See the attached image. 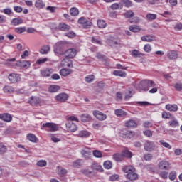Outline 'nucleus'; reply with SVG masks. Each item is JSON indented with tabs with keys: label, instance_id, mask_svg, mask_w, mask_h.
I'll use <instances>...</instances> for the list:
<instances>
[{
	"label": "nucleus",
	"instance_id": "1",
	"mask_svg": "<svg viewBox=\"0 0 182 182\" xmlns=\"http://www.w3.org/2000/svg\"><path fill=\"white\" fill-rule=\"evenodd\" d=\"M124 173H127L126 178L130 181L139 180V174L136 173V168L133 166H127L123 169Z\"/></svg>",
	"mask_w": 182,
	"mask_h": 182
},
{
	"label": "nucleus",
	"instance_id": "2",
	"mask_svg": "<svg viewBox=\"0 0 182 182\" xmlns=\"http://www.w3.org/2000/svg\"><path fill=\"white\" fill-rule=\"evenodd\" d=\"M156 82L151 80H144L141 82V87L144 92H147L150 87H154Z\"/></svg>",
	"mask_w": 182,
	"mask_h": 182
},
{
	"label": "nucleus",
	"instance_id": "3",
	"mask_svg": "<svg viewBox=\"0 0 182 182\" xmlns=\"http://www.w3.org/2000/svg\"><path fill=\"white\" fill-rule=\"evenodd\" d=\"M156 149V144L154 141L150 140H145L144 142V150L145 151H148L149 153H151V151H154Z\"/></svg>",
	"mask_w": 182,
	"mask_h": 182
},
{
	"label": "nucleus",
	"instance_id": "4",
	"mask_svg": "<svg viewBox=\"0 0 182 182\" xmlns=\"http://www.w3.org/2000/svg\"><path fill=\"white\" fill-rule=\"evenodd\" d=\"M158 167L159 170H164L165 171H168L171 168V164L167 160H162L159 162Z\"/></svg>",
	"mask_w": 182,
	"mask_h": 182
},
{
	"label": "nucleus",
	"instance_id": "5",
	"mask_svg": "<svg viewBox=\"0 0 182 182\" xmlns=\"http://www.w3.org/2000/svg\"><path fill=\"white\" fill-rule=\"evenodd\" d=\"M77 53V50L75 48H69L67 50L64 51V55L65 58H68V59H73L76 54Z\"/></svg>",
	"mask_w": 182,
	"mask_h": 182
},
{
	"label": "nucleus",
	"instance_id": "6",
	"mask_svg": "<svg viewBox=\"0 0 182 182\" xmlns=\"http://www.w3.org/2000/svg\"><path fill=\"white\" fill-rule=\"evenodd\" d=\"M93 116L100 122H103V120H106L107 119V115H106V114L98 110L93 111Z\"/></svg>",
	"mask_w": 182,
	"mask_h": 182
},
{
	"label": "nucleus",
	"instance_id": "7",
	"mask_svg": "<svg viewBox=\"0 0 182 182\" xmlns=\"http://www.w3.org/2000/svg\"><path fill=\"white\" fill-rule=\"evenodd\" d=\"M78 23L82 26L83 28L89 29L90 28L92 23L89 20L86 19L85 17H80L78 19Z\"/></svg>",
	"mask_w": 182,
	"mask_h": 182
},
{
	"label": "nucleus",
	"instance_id": "8",
	"mask_svg": "<svg viewBox=\"0 0 182 182\" xmlns=\"http://www.w3.org/2000/svg\"><path fill=\"white\" fill-rule=\"evenodd\" d=\"M68 99H69V95L65 92L60 93L55 97V100L57 102H60V103H65V102L68 100Z\"/></svg>",
	"mask_w": 182,
	"mask_h": 182
},
{
	"label": "nucleus",
	"instance_id": "9",
	"mask_svg": "<svg viewBox=\"0 0 182 182\" xmlns=\"http://www.w3.org/2000/svg\"><path fill=\"white\" fill-rule=\"evenodd\" d=\"M46 129L48 132H58L59 130V125L53 122H47Z\"/></svg>",
	"mask_w": 182,
	"mask_h": 182
},
{
	"label": "nucleus",
	"instance_id": "10",
	"mask_svg": "<svg viewBox=\"0 0 182 182\" xmlns=\"http://www.w3.org/2000/svg\"><path fill=\"white\" fill-rule=\"evenodd\" d=\"M65 126L67 130L69 132H76L77 130V125H76V124L73 123L72 121H68Z\"/></svg>",
	"mask_w": 182,
	"mask_h": 182
},
{
	"label": "nucleus",
	"instance_id": "11",
	"mask_svg": "<svg viewBox=\"0 0 182 182\" xmlns=\"http://www.w3.org/2000/svg\"><path fill=\"white\" fill-rule=\"evenodd\" d=\"M61 65H63V68H73L72 60L69 59L68 57L61 60Z\"/></svg>",
	"mask_w": 182,
	"mask_h": 182
},
{
	"label": "nucleus",
	"instance_id": "12",
	"mask_svg": "<svg viewBox=\"0 0 182 182\" xmlns=\"http://www.w3.org/2000/svg\"><path fill=\"white\" fill-rule=\"evenodd\" d=\"M81 155L85 160H87V159H90L92 151H90V148L85 147L83 149L81 150L80 151Z\"/></svg>",
	"mask_w": 182,
	"mask_h": 182
},
{
	"label": "nucleus",
	"instance_id": "13",
	"mask_svg": "<svg viewBox=\"0 0 182 182\" xmlns=\"http://www.w3.org/2000/svg\"><path fill=\"white\" fill-rule=\"evenodd\" d=\"M9 80L11 83H18V82L21 81V77L18 74H10L9 75Z\"/></svg>",
	"mask_w": 182,
	"mask_h": 182
},
{
	"label": "nucleus",
	"instance_id": "14",
	"mask_svg": "<svg viewBox=\"0 0 182 182\" xmlns=\"http://www.w3.org/2000/svg\"><path fill=\"white\" fill-rule=\"evenodd\" d=\"M16 66H19L22 68V69H28L31 66V61L28 60H23V61H18L16 63Z\"/></svg>",
	"mask_w": 182,
	"mask_h": 182
},
{
	"label": "nucleus",
	"instance_id": "15",
	"mask_svg": "<svg viewBox=\"0 0 182 182\" xmlns=\"http://www.w3.org/2000/svg\"><path fill=\"white\" fill-rule=\"evenodd\" d=\"M31 106H38L41 103V98L35 96H31L28 100Z\"/></svg>",
	"mask_w": 182,
	"mask_h": 182
},
{
	"label": "nucleus",
	"instance_id": "16",
	"mask_svg": "<svg viewBox=\"0 0 182 182\" xmlns=\"http://www.w3.org/2000/svg\"><path fill=\"white\" fill-rule=\"evenodd\" d=\"M167 58L170 59V60H174L177 59L178 54L176 50H169L166 53Z\"/></svg>",
	"mask_w": 182,
	"mask_h": 182
},
{
	"label": "nucleus",
	"instance_id": "17",
	"mask_svg": "<svg viewBox=\"0 0 182 182\" xmlns=\"http://www.w3.org/2000/svg\"><path fill=\"white\" fill-rule=\"evenodd\" d=\"M58 29L59 31H63V32H68V31L72 29V27L65 23H60L58 25Z\"/></svg>",
	"mask_w": 182,
	"mask_h": 182
},
{
	"label": "nucleus",
	"instance_id": "18",
	"mask_svg": "<svg viewBox=\"0 0 182 182\" xmlns=\"http://www.w3.org/2000/svg\"><path fill=\"white\" fill-rule=\"evenodd\" d=\"M165 108L168 112H177V110H178V106H177L176 104H167Z\"/></svg>",
	"mask_w": 182,
	"mask_h": 182
},
{
	"label": "nucleus",
	"instance_id": "19",
	"mask_svg": "<svg viewBox=\"0 0 182 182\" xmlns=\"http://www.w3.org/2000/svg\"><path fill=\"white\" fill-rule=\"evenodd\" d=\"M1 120H4V122H12V115L9 114H0Z\"/></svg>",
	"mask_w": 182,
	"mask_h": 182
},
{
	"label": "nucleus",
	"instance_id": "20",
	"mask_svg": "<svg viewBox=\"0 0 182 182\" xmlns=\"http://www.w3.org/2000/svg\"><path fill=\"white\" fill-rule=\"evenodd\" d=\"M91 133L87 130H81L77 134L78 137H81L82 139H86L90 136Z\"/></svg>",
	"mask_w": 182,
	"mask_h": 182
},
{
	"label": "nucleus",
	"instance_id": "21",
	"mask_svg": "<svg viewBox=\"0 0 182 182\" xmlns=\"http://www.w3.org/2000/svg\"><path fill=\"white\" fill-rule=\"evenodd\" d=\"M80 118L81 122H83V123H86V122H90V120H92V117H90L89 114H82L80 115Z\"/></svg>",
	"mask_w": 182,
	"mask_h": 182
},
{
	"label": "nucleus",
	"instance_id": "22",
	"mask_svg": "<svg viewBox=\"0 0 182 182\" xmlns=\"http://www.w3.org/2000/svg\"><path fill=\"white\" fill-rule=\"evenodd\" d=\"M126 127L131 129L132 127H137V123L133 119H129L125 122Z\"/></svg>",
	"mask_w": 182,
	"mask_h": 182
},
{
	"label": "nucleus",
	"instance_id": "23",
	"mask_svg": "<svg viewBox=\"0 0 182 182\" xmlns=\"http://www.w3.org/2000/svg\"><path fill=\"white\" fill-rule=\"evenodd\" d=\"M114 113L117 117H126L127 116V112L123 109H115Z\"/></svg>",
	"mask_w": 182,
	"mask_h": 182
},
{
	"label": "nucleus",
	"instance_id": "24",
	"mask_svg": "<svg viewBox=\"0 0 182 182\" xmlns=\"http://www.w3.org/2000/svg\"><path fill=\"white\" fill-rule=\"evenodd\" d=\"M23 23V20L19 18H15L11 20V25L14 26H18V25H22Z\"/></svg>",
	"mask_w": 182,
	"mask_h": 182
},
{
	"label": "nucleus",
	"instance_id": "25",
	"mask_svg": "<svg viewBox=\"0 0 182 182\" xmlns=\"http://www.w3.org/2000/svg\"><path fill=\"white\" fill-rule=\"evenodd\" d=\"M60 90V87L59 85H52L48 88V92L50 93H56V92H59Z\"/></svg>",
	"mask_w": 182,
	"mask_h": 182
},
{
	"label": "nucleus",
	"instance_id": "26",
	"mask_svg": "<svg viewBox=\"0 0 182 182\" xmlns=\"http://www.w3.org/2000/svg\"><path fill=\"white\" fill-rule=\"evenodd\" d=\"M14 32L18 35H22V33H25V32H26V27H16L14 28Z\"/></svg>",
	"mask_w": 182,
	"mask_h": 182
},
{
	"label": "nucleus",
	"instance_id": "27",
	"mask_svg": "<svg viewBox=\"0 0 182 182\" xmlns=\"http://www.w3.org/2000/svg\"><path fill=\"white\" fill-rule=\"evenodd\" d=\"M122 157H127V159H132L133 157V153L127 149H124L122 152Z\"/></svg>",
	"mask_w": 182,
	"mask_h": 182
},
{
	"label": "nucleus",
	"instance_id": "28",
	"mask_svg": "<svg viewBox=\"0 0 182 182\" xmlns=\"http://www.w3.org/2000/svg\"><path fill=\"white\" fill-rule=\"evenodd\" d=\"M72 73V70L70 69H67V68H63L60 70V74L61 76H69Z\"/></svg>",
	"mask_w": 182,
	"mask_h": 182
},
{
	"label": "nucleus",
	"instance_id": "29",
	"mask_svg": "<svg viewBox=\"0 0 182 182\" xmlns=\"http://www.w3.org/2000/svg\"><path fill=\"white\" fill-rule=\"evenodd\" d=\"M54 52L57 55H65V50H63V47L62 46H55L54 48Z\"/></svg>",
	"mask_w": 182,
	"mask_h": 182
},
{
	"label": "nucleus",
	"instance_id": "30",
	"mask_svg": "<svg viewBox=\"0 0 182 182\" xmlns=\"http://www.w3.org/2000/svg\"><path fill=\"white\" fill-rule=\"evenodd\" d=\"M91 168H92V170H96L97 171H100V173H102L103 171V168L102 167V166L96 163H93L92 164Z\"/></svg>",
	"mask_w": 182,
	"mask_h": 182
},
{
	"label": "nucleus",
	"instance_id": "31",
	"mask_svg": "<svg viewBox=\"0 0 182 182\" xmlns=\"http://www.w3.org/2000/svg\"><path fill=\"white\" fill-rule=\"evenodd\" d=\"M106 87H107V85H106V83L102 82H100L97 85V92H102V90H103V89H106Z\"/></svg>",
	"mask_w": 182,
	"mask_h": 182
},
{
	"label": "nucleus",
	"instance_id": "32",
	"mask_svg": "<svg viewBox=\"0 0 182 182\" xmlns=\"http://www.w3.org/2000/svg\"><path fill=\"white\" fill-rule=\"evenodd\" d=\"M57 173L59 176H65V174L68 173V170L65 169V168L58 166Z\"/></svg>",
	"mask_w": 182,
	"mask_h": 182
},
{
	"label": "nucleus",
	"instance_id": "33",
	"mask_svg": "<svg viewBox=\"0 0 182 182\" xmlns=\"http://www.w3.org/2000/svg\"><path fill=\"white\" fill-rule=\"evenodd\" d=\"M114 76H119L120 77H126V72L122 70H114L113 72Z\"/></svg>",
	"mask_w": 182,
	"mask_h": 182
},
{
	"label": "nucleus",
	"instance_id": "34",
	"mask_svg": "<svg viewBox=\"0 0 182 182\" xmlns=\"http://www.w3.org/2000/svg\"><path fill=\"white\" fill-rule=\"evenodd\" d=\"M27 139L28 140H29V141H31L32 143H36V141H38V138L33 134H28L27 135Z\"/></svg>",
	"mask_w": 182,
	"mask_h": 182
},
{
	"label": "nucleus",
	"instance_id": "35",
	"mask_svg": "<svg viewBox=\"0 0 182 182\" xmlns=\"http://www.w3.org/2000/svg\"><path fill=\"white\" fill-rule=\"evenodd\" d=\"M91 42L92 43H95V45H103L102 40L99 38V37H92Z\"/></svg>",
	"mask_w": 182,
	"mask_h": 182
},
{
	"label": "nucleus",
	"instance_id": "36",
	"mask_svg": "<svg viewBox=\"0 0 182 182\" xmlns=\"http://www.w3.org/2000/svg\"><path fill=\"white\" fill-rule=\"evenodd\" d=\"M162 119H174V116L168 112L164 111L162 112Z\"/></svg>",
	"mask_w": 182,
	"mask_h": 182
},
{
	"label": "nucleus",
	"instance_id": "37",
	"mask_svg": "<svg viewBox=\"0 0 182 182\" xmlns=\"http://www.w3.org/2000/svg\"><path fill=\"white\" fill-rule=\"evenodd\" d=\"M97 26L98 28H100V29H104V28H106L107 26V23L106 21H105L104 20H98L97 21Z\"/></svg>",
	"mask_w": 182,
	"mask_h": 182
},
{
	"label": "nucleus",
	"instance_id": "38",
	"mask_svg": "<svg viewBox=\"0 0 182 182\" xmlns=\"http://www.w3.org/2000/svg\"><path fill=\"white\" fill-rule=\"evenodd\" d=\"M168 178L171 181H174L177 178V172L176 171H172L169 173Z\"/></svg>",
	"mask_w": 182,
	"mask_h": 182
},
{
	"label": "nucleus",
	"instance_id": "39",
	"mask_svg": "<svg viewBox=\"0 0 182 182\" xmlns=\"http://www.w3.org/2000/svg\"><path fill=\"white\" fill-rule=\"evenodd\" d=\"M70 14L72 16H77L79 15V9L76 7H73L70 9Z\"/></svg>",
	"mask_w": 182,
	"mask_h": 182
},
{
	"label": "nucleus",
	"instance_id": "40",
	"mask_svg": "<svg viewBox=\"0 0 182 182\" xmlns=\"http://www.w3.org/2000/svg\"><path fill=\"white\" fill-rule=\"evenodd\" d=\"M153 39H154V36H144L141 37V41L144 42H153Z\"/></svg>",
	"mask_w": 182,
	"mask_h": 182
},
{
	"label": "nucleus",
	"instance_id": "41",
	"mask_svg": "<svg viewBox=\"0 0 182 182\" xmlns=\"http://www.w3.org/2000/svg\"><path fill=\"white\" fill-rule=\"evenodd\" d=\"M104 168H106L107 170H110L112 167L113 166V164L110 161H105L103 164Z\"/></svg>",
	"mask_w": 182,
	"mask_h": 182
},
{
	"label": "nucleus",
	"instance_id": "42",
	"mask_svg": "<svg viewBox=\"0 0 182 182\" xmlns=\"http://www.w3.org/2000/svg\"><path fill=\"white\" fill-rule=\"evenodd\" d=\"M129 29L131 32H140V31H141V28L139 26L136 25L130 26Z\"/></svg>",
	"mask_w": 182,
	"mask_h": 182
},
{
	"label": "nucleus",
	"instance_id": "43",
	"mask_svg": "<svg viewBox=\"0 0 182 182\" xmlns=\"http://www.w3.org/2000/svg\"><path fill=\"white\" fill-rule=\"evenodd\" d=\"M121 2L126 8H130L131 6H133V3L130 0H121Z\"/></svg>",
	"mask_w": 182,
	"mask_h": 182
},
{
	"label": "nucleus",
	"instance_id": "44",
	"mask_svg": "<svg viewBox=\"0 0 182 182\" xmlns=\"http://www.w3.org/2000/svg\"><path fill=\"white\" fill-rule=\"evenodd\" d=\"M92 154L94 157H96L97 159H102V157H103V154H102V151L99 150H94L92 151Z\"/></svg>",
	"mask_w": 182,
	"mask_h": 182
},
{
	"label": "nucleus",
	"instance_id": "45",
	"mask_svg": "<svg viewBox=\"0 0 182 182\" xmlns=\"http://www.w3.org/2000/svg\"><path fill=\"white\" fill-rule=\"evenodd\" d=\"M48 137H50V140L53 141V143H59L60 141V138H58L55 134H50L48 135Z\"/></svg>",
	"mask_w": 182,
	"mask_h": 182
},
{
	"label": "nucleus",
	"instance_id": "46",
	"mask_svg": "<svg viewBox=\"0 0 182 182\" xmlns=\"http://www.w3.org/2000/svg\"><path fill=\"white\" fill-rule=\"evenodd\" d=\"M111 9L116 10V9H123V5H120L119 4L117 3H114L110 6Z\"/></svg>",
	"mask_w": 182,
	"mask_h": 182
},
{
	"label": "nucleus",
	"instance_id": "47",
	"mask_svg": "<svg viewBox=\"0 0 182 182\" xmlns=\"http://www.w3.org/2000/svg\"><path fill=\"white\" fill-rule=\"evenodd\" d=\"M159 177H161V178H163V180H166L168 178V173L166 171H161L159 173Z\"/></svg>",
	"mask_w": 182,
	"mask_h": 182
},
{
	"label": "nucleus",
	"instance_id": "48",
	"mask_svg": "<svg viewBox=\"0 0 182 182\" xmlns=\"http://www.w3.org/2000/svg\"><path fill=\"white\" fill-rule=\"evenodd\" d=\"M168 124L171 126V127H177V126H178V121L176 119H174L169 121Z\"/></svg>",
	"mask_w": 182,
	"mask_h": 182
},
{
	"label": "nucleus",
	"instance_id": "49",
	"mask_svg": "<svg viewBox=\"0 0 182 182\" xmlns=\"http://www.w3.org/2000/svg\"><path fill=\"white\" fill-rule=\"evenodd\" d=\"M35 6L36 8H43V6H45V4H43L42 0H36L35 2Z\"/></svg>",
	"mask_w": 182,
	"mask_h": 182
},
{
	"label": "nucleus",
	"instance_id": "50",
	"mask_svg": "<svg viewBox=\"0 0 182 182\" xmlns=\"http://www.w3.org/2000/svg\"><path fill=\"white\" fill-rule=\"evenodd\" d=\"M93 80H95V75H88L85 77V82L87 83H92V82H93Z\"/></svg>",
	"mask_w": 182,
	"mask_h": 182
},
{
	"label": "nucleus",
	"instance_id": "51",
	"mask_svg": "<svg viewBox=\"0 0 182 182\" xmlns=\"http://www.w3.org/2000/svg\"><path fill=\"white\" fill-rule=\"evenodd\" d=\"M146 16L149 19V21H153L157 18V14H151V13L147 14Z\"/></svg>",
	"mask_w": 182,
	"mask_h": 182
},
{
	"label": "nucleus",
	"instance_id": "52",
	"mask_svg": "<svg viewBox=\"0 0 182 182\" xmlns=\"http://www.w3.org/2000/svg\"><path fill=\"white\" fill-rule=\"evenodd\" d=\"M3 90L5 93H12L14 92V87L11 86H5L3 88Z\"/></svg>",
	"mask_w": 182,
	"mask_h": 182
},
{
	"label": "nucleus",
	"instance_id": "53",
	"mask_svg": "<svg viewBox=\"0 0 182 182\" xmlns=\"http://www.w3.org/2000/svg\"><path fill=\"white\" fill-rule=\"evenodd\" d=\"M132 55L133 56V58H141V53H140V52L137 50H133L132 52Z\"/></svg>",
	"mask_w": 182,
	"mask_h": 182
},
{
	"label": "nucleus",
	"instance_id": "54",
	"mask_svg": "<svg viewBox=\"0 0 182 182\" xmlns=\"http://www.w3.org/2000/svg\"><path fill=\"white\" fill-rule=\"evenodd\" d=\"M144 160H145V161H151V160H153V154H144Z\"/></svg>",
	"mask_w": 182,
	"mask_h": 182
},
{
	"label": "nucleus",
	"instance_id": "55",
	"mask_svg": "<svg viewBox=\"0 0 182 182\" xmlns=\"http://www.w3.org/2000/svg\"><path fill=\"white\" fill-rule=\"evenodd\" d=\"M143 134H144L146 137H153V132L150 129L143 131Z\"/></svg>",
	"mask_w": 182,
	"mask_h": 182
},
{
	"label": "nucleus",
	"instance_id": "56",
	"mask_svg": "<svg viewBox=\"0 0 182 182\" xmlns=\"http://www.w3.org/2000/svg\"><path fill=\"white\" fill-rule=\"evenodd\" d=\"M143 127L145 129H150L151 127H153V123H151L150 121H146L143 123Z\"/></svg>",
	"mask_w": 182,
	"mask_h": 182
},
{
	"label": "nucleus",
	"instance_id": "57",
	"mask_svg": "<svg viewBox=\"0 0 182 182\" xmlns=\"http://www.w3.org/2000/svg\"><path fill=\"white\" fill-rule=\"evenodd\" d=\"M159 143L161 144H162V146H164V147H166V149H171V145H170V144L164 141V140H163V139L160 140Z\"/></svg>",
	"mask_w": 182,
	"mask_h": 182
},
{
	"label": "nucleus",
	"instance_id": "58",
	"mask_svg": "<svg viewBox=\"0 0 182 182\" xmlns=\"http://www.w3.org/2000/svg\"><path fill=\"white\" fill-rule=\"evenodd\" d=\"M96 58H97V59H99L100 60L106 61V55H105L100 53H97Z\"/></svg>",
	"mask_w": 182,
	"mask_h": 182
},
{
	"label": "nucleus",
	"instance_id": "59",
	"mask_svg": "<svg viewBox=\"0 0 182 182\" xmlns=\"http://www.w3.org/2000/svg\"><path fill=\"white\" fill-rule=\"evenodd\" d=\"M124 16H125V18H133V16H134V12H133L132 11H127L124 14Z\"/></svg>",
	"mask_w": 182,
	"mask_h": 182
},
{
	"label": "nucleus",
	"instance_id": "60",
	"mask_svg": "<svg viewBox=\"0 0 182 182\" xmlns=\"http://www.w3.org/2000/svg\"><path fill=\"white\" fill-rule=\"evenodd\" d=\"M80 166H82V159H77L73 164V166L75 168L80 167Z\"/></svg>",
	"mask_w": 182,
	"mask_h": 182
},
{
	"label": "nucleus",
	"instance_id": "61",
	"mask_svg": "<svg viewBox=\"0 0 182 182\" xmlns=\"http://www.w3.org/2000/svg\"><path fill=\"white\" fill-rule=\"evenodd\" d=\"M65 35L67 38H75L76 36V33L73 31L65 33Z\"/></svg>",
	"mask_w": 182,
	"mask_h": 182
},
{
	"label": "nucleus",
	"instance_id": "62",
	"mask_svg": "<svg viewBox=\"0 0 182 182\" xmlns=\"http://www.w3.org/2000/svg\"><path fill=\"white\" fill-rule=\"evenodd\" d=\"M38 167H45L46 166V161L45 160H40L37 162Z\"/></svg>",
	"mask_w": 182,
	"mask_h": 182
},
{
	"label": "nucleus",
	"instance_id": "63",
	"mask_svg": "<svg viewBox=\"0 0 182 182\" xmlns=\"http://www.w3.org/2000/svg\"><path fill=\"white\" fill-rule=\"evenodd\" d=\"M1 12L3 14H5V15H11L12 14V9H4L3 10H1Z\"/></svg>",
	"mask_w": 182,
	"mask_h": 182
},
{
	"label": "nucleus",
	"instance_id": "64",
	"mask_svg": "<svg viewBox=\"0 0 182 182\" xmlns=\"http://www.w3.org/2000/svg\"><path fill=\"white\" fill-rule=\"evenodd\" d=\"M174 88L178 92H181V90H182V84L181 83H176V84H175Z\"/></svg>",
	"mask_w": 182,
	"mask_h": 182
}]
</instances>
